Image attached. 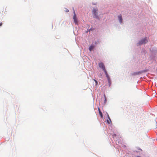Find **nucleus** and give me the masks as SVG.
Here are the masks:
<instances>
[{
    "label": "nucleus",
    "mask_w": 157,
    "mask_h": 157,
    "mask_svg": "<svg viewBox=\"0 0 157 157\" xmlns=\"http://www.w3.org/2000/svg\"><path fill=\"white\" fill-rule=\"evenodd\" d=\"M156 124V122H155L154 125V126H153V128L154 129H155V128H157Z\"/></svg>",
    "instance_id": "9"
},
{
    "label": "nucleus",
    "mask_w": 157,
    "mask_h": 157,
    "mask_svg": "<svg viewBox=\"0 0 157 157\" xmlns=\"http://www.w3.org/2000/svg\"><path fill=\"white\" fill-rule=\"evenodd\" d=\"M2 24V23L1 22L0 23V26H1Z\"/></svg>",
    "instance_id": "16"
},
{
    "label": "nucleus",
    "mask_w": 157,
    "mask_h": 157,
    "mask_svg": "<svg viewBox=\"0 0 157 157\" xmlns=\"http://www.w3.org/2000/svg\"><path fill=\"white\" fill-rule=\"evenodd\" d=\"M69 11V10H68L67 11V12H68Z\"/></svg>",
    "instance_id": "17"
},
{
    "label": "nucleus",
    "mask_w": 157,
    "mask_h": 157,
    "mask_svg": "<svg viewBox=\"0 0 157 157\" xmlns=\"http://www.w3.org/2000/svg\"><path fill=\"white\" fill-rule=\"evenodd\" d=\"M94 81H95V82H96V85H97V84H98V82H97V81L96 80H95V79H94Z\"/></svg>",
    "instance_id": "15"
},
{
    "label": "nucleus",
    "mask_w": 157,
    "mask_h": 157,
    "mask_svg": "<svg viewBox=\"0 0 157 157\" xmlns=\"http://www.w3.org/2000/svg\"><path fill=\"white\" fill-rule=\"evenodd\" d=\"M95 47V46L93 45H91L89 48V50L91 51Z\"/></svg>",
    "instance_id": "5"
},
{
    "label": "nucleus",
    "mask_w": 157,
    "mask_h": 157,
    "mask_svg": "<svg viewBox=\"0 0 157 157\" xmlns=\"http://www.w3.org/2000/svg\"><path fill=\"white\" fill-rule=\"evenodd\" d=\"M74 16L73 17V18L74 19V22L75 23V24H78V21L76 17V15L75 13V10L74 11Z\"/></svg>",
    "instance_id": "2"
},
{
    "label": "nucleus",
    "mask_w": 157,
    "mask_h": 157,
    "mask_svg": "<svg viewBox=\"0 0 157 157\" xmlns=\"http://www.w3.org/2000/svg\"><path fill=\"white\" fill-rule=\"evenodd\" d=\"M107 78V79H108V81L109 83H110V82H111V81H110V78L109 77V78Z\"/></svg>",
    "instance_id": "12"
},
{
    "label": "nucleus",
    "mask_w": 157,
    "mask_h": 157,
    "mask_svg": "<svg viewBox=\"0 0 157 157\" xmlns=\"http://www.w3.org/2000/svg\"><path fill=\"white\" fill-rule=\"evenodd\" d=\"M104 96L105 97V101H104V103H105L106 102V98L105 95V94H104Z\"/></svg>",
    "instance_id": "11"
},
{
    "label": "nucleus",
    "mask_w": 157,
    "mask_h": 157,
    "mask_svg": "<svg viewBox=\"0 0 157 157\" xmlns=\"http://www.w3.org/2000/svg\"><path fill=\"white\" fill-rule=\"evenodd\" d=\"M118 19L120 23L122 22V18L121 15H120L118 16Z\"/></svg>",
    "instance_id": "8"
},
{
    "label": "nucleus",
    "mask_w": 157,
    "mask_h": 157,
    "mask_svg": "<svg viewBox=\"0 0 157 157\" xmlns=\"http://www.w3.org/2000/svg\"><path fill=\"white\" fill-rule=\"evenodd\" d=\"M147 42V40L146 37L140 40L138 43L139 45H141L143 44H145Z\"/></svg>",
    "instance_id": "1"
},
{
    "label": "nucleus",
    "mask_w": 157,
    "mask_h": 157,
    "mask_svg": "<svg viewBox=\"0 0 157 157\" xmlns=\"http://www.w3.org/2000/svg\"><path fill=\"white\" fill-rule=\"evenodd\" d=\"M107 78V79H108V81L109 83H110V82H111V81H110V78L109 77V78Z\"/></svg>",
    "instance_id": "13"
},
{
    "label": "nucleus",
    "mask_w": 157,
    "mask_h": 157,
    "mask_svg": "<svg viewBox=\"0 0 157 157\" xmlns=\"http://www.w3.org/2000/svg\"><path fill=\"white\" fill-rule=\"evenodd\" d=\"M107 116H108V119H107V122L109 124L111 123V120L110 119V118L109 115H108Z\"/></svg>",
    "instance_id": "6"
},
{
    "label": "nucleus",
    "mask_w": 157,
    "mask_h": 157,
    "mask_svg": "<svg viewBox=\"0 0 157 157\" xmlns=\"http://www.w3.org/2000/svg\"><path fill=\"white\" fill-rule=\"evenodd\" d=\"M98 65L99 67L100 68H101L102 70H103L105 68V65L102 62H100L98 64Z\"/></svg>",
    "instance_id": "3"
},
{
    "label": "nucleus",
    "mask_w": 157,
    "mask_h": 157,
    "mask_svg": "<svg viewBox=\"0 0 157 157\" xmlns=\"http://www.w3.org/2000/svg\"><path fill=\"white\" fill-rule=\"evenodd\" d=\"M106 75V77H107V78L109 77L108 74H106V75Z\"/></svg>",
    "instance_id": "14"
},
{
    "label": "nucleus",
    "mask_w": 157,
    "mask_h": 157,
    "mask_svg": "<svg viewBox=\"0 0 157 157\" xmlns=\"http://www.w3.org/2000/svg\"><path fill=\"white\" fill-rule=\"evenodd\" d=\"M103 70L104 71V72L105 73V75L108 74L107 71L105 70V69H104Z\"/></svg>",
    "instance_id": "10"
},
{
    "label": "nucleus",
    "mask_w": 157,
    "mask_h": 157,
    "mask_svg": "<svg viewBox=\"0 0 157 157\" xmlns=\"http://www.w3.org/2000/svg\"><path fill=\"white\" fill-rule=\"evenodd\" d=\"M98 110L99 113V115L101 118H103V115L102 112H101V110L100 109V108H98Z\"/></svg>",
    "instance_id": "7"
},
{
    "label": "nucleus",
    "mask_w": 157,
    "mask_h": 157,
    "mask_svg": "<svg viewBox=\"0 0 157 157\" xmlns=\"http://www.w3.org/2000/svg\"><path fill=\"white\" fill-rule=\"evenodd\" d=\"M93 16L94 17H95L96 18H98V15H97V13L96 12V10H93Z\"/></svg>",
    "instance_id": "4"
}]
</instances>
